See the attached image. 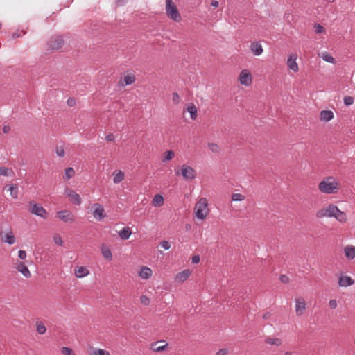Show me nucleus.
Wrapping results in <instances>:
<instances>
[{"label":"nucleus","mask_w":355,"mask_h":355,"mask_svg":"<svg viewBox=\"0 0 355 355\" xmlns=\"http://www.w3.org/2000/svg\"><path fill=\"white\" fill-rule=\"evenodd\" d=\"M318 188L324 193H336L338 191V183L334 177H327L319 183Z\"/></svg>","instance_id":"1"},{"label":"nucleus","mask_w":355,"mask_h":355,"mask_svg":"<svg viewBox=\"0 0 355 355\" xmlns=\"http://www.w3.org/2000/svg\"><path fill=\"white\" fill-rule=\"evenodd\" d=\"M176 175H181L186 180H192L196 177V172L193 168L187 164H183L180 168L175 169Z\"/></svg>","instance_id":"2"},{"label":"nucleus","mask_w":355,"mask_h":355,"mask_svg":"<svg viewBox=\"0 0 355 355\" xmlns=\"http://www.w3.org/2000/svg\"><path fill=\"white\" fill-rule=\"evenodd\" d=\"M208 202L205 198H201L195 206L196 216L200 220L205 219L208 214L207 209Z\"/></svg>","instance_id":"3"},{"label":"nucleus","mask_w":355,"mask_h":355,"mask_svg":"<svg viewBox=\"0 0 355 355\" xmlns=\"http://www.w3.org/2000/svg\"><path fill=\"white\" fill-rule=\"evenodd\" d=\"M166 12L169 18L175 21L181 19L177 6L173 0H166Z\"/></svg>","instance_id":"4"},{"label":"nucleus","mask_w":355,"mask_h":355,"mask_svg":"<svg viewBox=\"0 0 355 355\" xmlns=\"http://www.w3.org/2000/svg\"><path fill=\"white\" fill-rule=\"evenodd\" d=\"M338 212H339V209L336 206L331 205L327 207L319 210L316 214V216L320 218L324 217H334Z\"/></svg>","instance_id":"5"},{"label":"nucleus","mask_w":355,"mask_h":355,"mask_svg":"<svg viewBox=\"0 0 355 355\" xmlns=\"http://www.w3.org/2000/svg\"><path fill=\"white\" fill-rule=\"evenodd\" d=\"M29 205H31L30 212L32 214H34L37 216L41 217L42 218H46L47 212L46 209L39 203H34L33 202H29Z\"/></svg>","instance_id":"6"},{"label":"nucleus","mask_w":355,"mask_h":355,"mask_svg":"<svg viewBox=\"0 0 355 355\" xmlns=\"http://www.w3.org/2000/svg\"><path fill=\"white\" fill-rule=\"evenodd\" d=\"M93 217L97 220H101L106 217V214L103 207L99 203H94L93 205Z\"/></svg>","instance_id":"7"},{"label":"nucleus","mask_w":355,"mask_h":355,"mask_svg":"<svg viewBox=\"0 0 355 355\" xmlns=\"http://www.w3.org/2000/svg\"><path fill=\"white\" fill-rule=\"evenodd\" d=\"M64 41L60 36H53L48 42V46L52 50H58L62 47Z\"/></svg>","instance_id":"8"},{"label":"nucleus","mask_w":355,"mask_h":355,"mask_svg":"<svg viewBox=\"0 0 355 355\" xmlns=\"http://www.w3.org/2000/svg\"><path fill=\"white\" fill-rule=\"evenodd\" d=\"M64 194L70 198L71 202L76 205H80L82 202L80 196L70 188H66Z\"/></svg>","instance_id":"9"},{"label":"nucleus","mask_w":355,"mask_h":355,"mask_svg":"<svg viewBox=\"0 0 355 355\" xmlns=\"http://www.w3.org/2000/svg\"><path fill=\"white\" fill-rule=\"evenodd\" d=\"M57 216L63 222H73L75 220L74 215L69 210H62L57 212Z\"/></svg>","instance_id":"10"},{"label":"nucleus","mask_w":355,"mask_h":355,"mask_svg":"<svg viewBox=\"0 0 355 355\" xmlns=\"http://www.w3.org/2000/svg\"><path fill=\"white\" fill-rule=\"evenodd\" d=\"M239 81L241 85L249 86L252 83V76L250 71L247 69L241 71L239 76Z\"/></svg>","instance_id":"11"},{"label":"nucleus","mask_w":355,"mask_h":355,"mask_svg":"<svg viewBox=\"0 0 355 355\" xmlns=\"http://www.w3.org/2000/svg\"><path fill=\"white\" fill-rule=\"evenodd\" d=\"M250 49L255 56H259L263 52V49L260 42H252L250 45Z\"/></svg>","instance_id":"12"},{"label":"nucleus","mask_w":355,"mask_h":355,"mask_svg":"<svg viewBox=\"0 0 355 355\" xmlns=\"http://www.w3.org/2000/svg\"><path fill=\"white\" fill-rule=\"evenodd\" d=\"M297 55L295 53H293L289 55V58L287 60V66L289 69L293 71L294 72H297L299 70L298 64L296 62Z\"/></svg>","instance_id":"13"},{"label":"nucleus","mask_w":355,"mask_h":355,"mask_svg":"<svg viewBox=\"0 0 355 355\" xmlns=\"http://www.w3.org/2000/svg\"><path fill=\"white\" fill-rule=\"evenodd\" d=\"M306 309V303L303 298L295 300V313L297 315L301 316Z\"/></svg>","instance_id":"14"},{"label":"nucleus","mask_w":355,"mask_h":355,"mask_svg":"<svg viewBox=\"0 0 355 355\" xmlns=\"http://www.w3.org/2000/svg\"><path fill=\"white\" fill-rule=\"evenodd\" d=\"M354 280L351 277L340 275L338 278V285L340 287H347L354 284Z\"/></svg>","instance_id":"15"},{"label":"nucleus","mask_w":355,"mask_h":355,"mask_svg":"<svg viewBox=\"0 0 355 355\" xmlns=\"http://www.w3.org/2000/svg\"><path fill=\"white\" fill-rule=\"evenodd\" d=\"M191 274V272L189 269H185L183 271L178 272L176 275L175 279L177 282H180V283L184 282L189 277Z\"/></svg>","instance_id":"16"},{"label":"nucleus","mask_w":355,"mask_h":355,"mask_svg":"<svg viewBox=\"0 0 355 355\" xmlns=\"http://www.w3.org/2000/svg\"><path fill=\"white\" fill-rule=\"evenodd\" d=\"M168 344L164 340L155 342L151 345V349L154 352H162L167 348Z\"/></svg>","instance_id":"17"},{"label":"nucleus","mask_w":355,"mask_h":355,"mask_svg":"<svg viewBox=\"0 0 355 355\" xmlns=\"http://www.w3.org/2000/svg\"><path fill=\"white\" fill-rule=\"evenodd\" d=\"M16 268L17 271L21 272L26 278H29L31 276V273L27 266L22 262H19L17 264Z\"/></svg>","instance_id":"18"},{"label":"nucleus","mask_w":355,"mask_h":355,"mask_svg":"<svg viewBox=\"0 0 355 355\" xmlns=\"http://www.w3.org/2000/svg\"><path fill=\"white\" fill-rule=\"evenodd\" d=\"M139 276L143 279H148L153 275L152 270L147 266H142L138 273Z\"/></svg>","instance_id":"19"},{"label":"nucleus","mask_w":355,"mask_h":355,"mask_svg":"<svg viewBox=\"0 0 355 355\" xmlns=\"http://www.w3.org/2000/svg\"><path fill=\"white\" fill-rule=\"evenodd\" d=\"M334 113L331 110H322L320 112V119L324 122H329L334 119Z\"/></svg>","instance_id":"20"},{"label":"nucleus","mask_w":355,"mask_h":355,"mask_svg":"<svg viewBox=\"0 0 355 355\" xmlns=\"http://www.w3.org/2000/svg\"><path fill=\"white\" fill-rule=\"evenodd\" d=\"M89 273L88 269L83 266L77 267L74 270V274L77 278H83L87 276Z\"/></svg>","instance_id":"21"},{"label":"nucleus","mask_w":355,"mask_h":355,"mask_svg":"<svg viewBox=\"0 0 355 355\" xmlns=\"http://www.w3.org/2000/svg\"><path fill=\"white\" fill-rule=\"evenodd\" d=\"M3 239L5 243L9 245H12L15 242V237L11 230H8L6 232Z\"/></svg>","instance_id":"22"},{"label":"nucleus","mask_w":355,"mask_h":355,"mask_svg":"<svg viewBox=\"0 0 355 355\" xmlns=\"http://www.w3.org/2000/svg\"><path fill=\"white\" fill-rule=\"evenodd\" d=\"M344 253L345 257L349 259L355 258V247L352 245H347L344 248Z\"/></svg>","instance_id":"23"},{"label":"nucleus","mask_w":355,"mask_h":355,"mask_svg":"<svg viewBox=\"0 0 355 355\" xmlns=\"http://www.w3.org/2000/svg\"><path fill=\"white\" fill-rule=\"evenodd\" d=\"M132 234L131 230L128 227H123L119 232V236L122 240H127Z\"/></svg>","instance_id":"24"},{"label":"nucleus","mask_w":355,"mask_h":355,"mask_svg":"<svg viewBox=\"0 0 355 355\" xmlns=\"http://www.w3.org/2000/svg\"><path fill=\"white\" fill-rule=\"evenodd\" d=\"M113 182L114 184L121 182L125 177L124 173L121 171H116L114 173Z\"/></svg>","instance_id":"25"},{"label":"nucleus","mask_w":355,"mask_h":355,"mask_svg":"<svg viewBox=\"0 0 355 355\" xmlns=\"http://www.w3.org/2000/svg\"><path fill=\"white\" fill-rule=\"evenodd\" d=\"M164 204V198L161 194H156L152 200L154 207H160Z\"/></svg>","instance_id":"26"},{"label":"nucleus","mask_w":355,"mask_h":355,"mask_svg":"<svg viewBox=\"0 0 355 355\" xmlns=\"http://www.w3.org/2000/svg\"><path fill=\"white\" fill-rule=\"evenodd\" d=\"M101 252L105 259L109 261L112 259V254L110 249L108 247L103 245L101 248Z\"/></svg>","instance_id":"27"},{"label":"nucleus","mask_w":355,"mask_h":355,"mask_svg":"<svg viewBox=\"0 0 355 355\" xmlns=\"http://www.w3.org/2000/svg\"><path fill=\"white\" fill-rule=\"evenodd\" d=\"M187 111L190 114L191 119L195 120L197 117V108L195 105H189L187 107Z\"/></svg>","instance_id":"28"},{"label":"nucleus","mask_w":355,"mask_h":355,"mask_svg":"<svg viewBox=\"0 0 355 355\" xmlns=\"http://www.w3.org/2000/svg\"><path fill=\"white\" fill-rule=\"evenodd\" d=\"M13 173V171L11 168L5 166H0V175L10 177Z\"/></svg>","instance_id":"29"},{"label":"nucleus","mask_w":355,"mask_h":355,"mask_svg":"<svg viewBox=\"0 0 355 355\" xmlns=\"http://www.w3.org/2000/svg\"><path fill=\"white\" fill-rule=\"evenodd\" d=\"M8 189L10 192V196L14 198L17 199L18 197V186L17 184L9 185Z\"/></svg>","instance_id":"30"},{"label":"nucleus","mask_w":355,"mask_h":355,"mask_svg":"<svg viewBox=\"0 0 355 355\" xmlns=\"http://www.w3.org/2000/svg\"><path fill=\"white\" fill-rule=\"evenodd\" d=\"M321 58L323 60L334 64L335 62V58L328 52H322L321 53Z\"/></svg>","instance_id":"31"},{"label":"nucleus","mask_w":355,"mask_h":355,"mask_svg":"<svg viewBox=\"0 0 355 355\" xmlns=\"http://www.w3.org/2000/svg\"><path fill=\"white\" fill-rule=\"evenodd\" d=\"M36 328H37V333L40 335L44 334L46 331V327L44 326L43 322H42L40 321H37L36 322Z\"/></svg>","instance_id":"32"},{"label":"nucleus","mask_w":355,"mask_h":355,"mask_svg":"<svg viewBox=\"0 0 355 355\" xmlns=\"http://www.w3.org/2000/svg\"><path fill=\"white\" fill-rule=\"evenodd\" d=\"M75 174L74 169L71 167H68L64 171V178L67 180L71 179Z\"/></svg>","instance_id":"33"},{"label":"nucleus","mask_w":355,"mask_h":355,"mask_svg":"<svg viewBox=\"0 0 355 355\" xmlns=\"http://www.w3.org/2000/svg\"><path fill=\"white\" fill-rule=\"evenodd\" d=\"M175 154L174 152L172 150H167L164 153V157H163V162H166L168 161H170L172 159V158L174 157Z\"/></svg>","instance_id":"34"},{"label":"nucleus","mask_w":355,"mask_h":355,"mask_svg":"<svg viewBox=\"0 0 355 355\" xmlns=\"http://www.w3.org/2000/svg\"><path fill=\"white\" fill-rule=\"evenodd\" d=\"M135 80V78L132 75H127L123 78L124 85H129L132 84Z\"/></svg>","instance_id":"35"},{"label":"nucleus","mask_w":355,"mask_h":355,"mask_svg":"<svg viewBox=\"0 0 355 355\" xmlns=\"http://www.w3.org/2000/svg\"><path fill=\"white\" fill-rule=\"evenodd\" d=\"M266 343H267L268 344H270V345L279 346L281 345L282 341L279 338H268L266 339Z\"/></svg>","instance_id":"36"},{"label":"nucleus","mask_w":355,"mask_h":355,"mask_svg":"<svg viewBox=\"0 0 355 355\" xmlns=\"http://www.w3.org/2000/svg\"><path fill=\"white\" fill-rule=\"evenodd\" d=\"M334 217L340 222H344L346 220V215L340 209L339 212L336 213Z\"/></svg>","instance_id":"37"},{"label":"nucleus","mask_w":355,"mask_h":355,"mask_svg":"<svg viewBox=\"0 0 355 355\" xmlns=\"http://www.w3.org/2000/svg\"><path fill=\"white\" fill-rule=\"evenodd\" d=\"M56 155L60 157H63L65 155L64 149L62 146H57L55 149Z\"/></svg>","instance_id":"38"},{"label":"nucleus","mask_w":355,"mask_h":355,"mask_svg":"<svg viewBox=\"0 0 355 355\" xmlns=\"http://www.w3.org/2000/svg\"><path fill=\"white\" fill-rule=\"evenodd\" d=\"M343 102L346 106L351 105L354 103V98L352 96H346L344 97Z\"/></svg>","instance_id":"39"},{"label":"nucleus","mask_w":355,"mask_h":355,"mask_svg":"<svg viewBox=\"0 0 355 355\" xmlns=\"http://www.w3.org/2000/svg\"><path fill=\"white\" fill-rule=\"evenodd\" d=\"M208 147L209 150L213 153H218L219 151V146L214 143H209Z\"/></svg>","instance_id":"40"},{"label":"nucleus","mask_w":355,"mask_h":355,"mask_svg":"<svg viewBox=\"0 0 355 355\" xmlns=\"http://www.w3.org/2000/svg\"><path fill=\"white\" fill-rule=\"evenodd\" d=\"M245 198L244 196L241 193H234L232 196V200L233 201H242Z\"/></svg>","instance_id":"41"},{"label":"nucleus","mask_w":355,"mask_h":355,"mask_svg":"<svg viewBox=\"0 0 355 355\" xmlns=\"http://www.w3.org/2000/svg\"><path fill=\"white\" fill-rule=\"evenodd\" d=\"M92 355H110V353L107 351H105L102 349H98L96 351H94Z\"/></svg>","instance_id":"42"},{"label":"nucleus","mask_w":355,"mask_h":355,"mask_svg":"<svg viewBox=\"0 0 355 355\" xmlns=\"http://www.w3.org/2000/svg\"><path fill=\"white\" fill-rule=\"evenodd\" d=\"M61 352L62 353L64 354V355H75L72 350L67 347H63L62 349H61Z\"/></svg>","instance_id":"43"},{"label":"nucleus","mask_w":355,"mask_h":355,"mask_svg":"<svg viewBox=\"0 0 355 355\" xmlns=\"http://www.w3.org/2000/svg\"><path fill=\"white\" fill-rule=\"evenodd\" d=\"M172 101L174 104L177 105L179 104L180 102V98L179 94L177 92H174L173 94Z\"/></svg>","instance_id":"44"},{"label":"nucleus","mask_w":355,"mask_h":355,"mask_svg":"<svg viewBox=\"0 0 355 355\" xmlns=\"http://www.w3.org/2000/svg\"><path fill=\"white\" fill-rule=\"evenodd\" d=\"M159 245L164 250H168L171 248V244L167 241H162V242H160Z\"/></svg>","instance_id":"45"},{"label":"nucleus","mask_w":355,"mask_h":355,"mask_svg":"<svg viewBox=\"0 0 355 355\" xmlns=\"http://www.w3.org/2000/svg\"><path fill=\"white\" fill-rule=\"evenodd\" d=\"M314 28H315V33L318 34L322 33L324 30L323 26H322L320 24H315Z\"/></svg>","instance_id":"46"},{"label":"nucleus","mask_w":355,"mask_h":355,"mask_svg":"<svg viewBox=\"0 0 355 355\" xmlns=\"http://www.w3.org/2000/svg\"><path fill=\"white\" fill-rule=\"evenodd\" d=\"M53 241L56 245L60 246H61L63 243L62 239L60 236H55L53 238Z\"/></svg>","instance_id":"47"},{"label":"nucleus","mask_w":355,"mask_h":355,"mask_svg":"<svg viewBox=\"0 0 355 355\" xmlns=\"http://www.w3.org/2000/svg\"><path fill=\"white\" fill-rule=\"evenodd\" d=\"M141 302L144 305H148L150 300L146 295H141Z\"/></svg>","instance_id":"48"},{"label":"nucleus","mask_w":355,"mask_h":355,"mask_svg":"<svg viewBox=\"0 0 355 355\" xmlns=\"http://www.w3.org/2000/svg\"><path fill=\"white\" fill-rule=\"evenodd\" d=\"M18 255L19 258L21 260H24L26 258V252L24 250H19Z\"/></svg>","instance_id":"49"},{"label":"nucleus","mask_w":355,"mask_h":355,"mask_svg":"<svg viewBox=\"0 0 355 355\" xmlns=\"http://www.w3.org/2000/svg\"><path fill=\"white\" fill-rule=\"evenodd\" d=\"M228 354V349L227 348H223L219 349L216 355H227Z\"/></svg>","instance_id":"50"},{"label":"nucleus","mask_w":355,"mask_h":355,"mask_svg":"<svg viewBox=\"0 0 355 355\" xmlns=\"http://www.w3.org/2000/svg\"><path fill=\"white\" fill-rule=\"evenodd\" d=\"M279 279L284 284H286L289 282V278L285 275H282L279 277Z\"/></svg>","instance_id":"51"},{"label":"nucleus","mask_w":355,"mask_h":355,"mask_svg":"<svg viewBox=\"0 0 355 355\" xmlns=\"http://www.w3.org/2000/svg\"><path fill=\"white\" fill-rule=\"evenodd\" d=\"M105 139L107 141H114V139H115V136L113 134H112V133L108 134V135H106Z\"/></svg>","instance_id":"52"},{"label":"nucleus","mask_w":355,"mask_h":355,"mask_svg":"<svg viewBox=\"0 0 355 355\" xmlns=\"http://www.w3.org/2000/svg\"><path fill=\"white\" fill-rule=\"evenodd\" d=\"M329 304L331 309H336L337 306V302L335 300H331L329 302Z\"/></svg>","instance_id":"53"},{"label":"nucleus","mask_w":355,"mask_h":355,"mask_svg":"<svg viewBox=\"0 0 355 355\" xmlns=\"http://www.w3.org/2000/svg\"><path fill=\"white\" fill-rule=\"evenodd\" d=\"M191 261L193 263H198L200 262V256L194 255L191 259Z\"/></svg>","instance_id":"54"},{"label":"nucleus","mask_w":355,"mask_h":355,"mask_svg":"<svg viewBox=\"0 0 355 355\" xmlns=\"http://www.w3.org/2000/svg\"><path fill=\"white\" fill-rule=\"evenodd\" d=\"M67 105L70 107H72L75 105L76 102L73 98H69L67 101Z\"/></svg>","instance_id":"55"},{"label":"nucleus","mask_w":355,"mask_h":355,"mask_svg":"<svg viewBox=\"0 0 355 355\" xmlns=\"http://www.w3.org/2000/svg\"><path fill=\"white\" fill-rule=\"evenodd\" d=\"M218 2L217 1H212L211 3V5L214 7V8H217L218 6Z\"/></svg>","instance_id":"56"},{"label":"nucleus","mask_w":355,"mask_h":355,"mask_svg":"<svg viewBox=\"0 0 355 355\" xmlns=\"http://www.w3.org/2000/svg\"><path fill=\"white\" fill-rule=\"evenodd\" d=\"M269 315H270V313H267L264 314V315H263V318H265V319H268V317H269Z\"/></svg>","instance_id":"57"},{"label":"nucleus","mask_w":355,"mask_h":355,"mask_svg":"<svg viewBox=\"0 0 355 355\" xmlns=\"http://www.w3.org/2000/svg\"><path fill=\"white\" fill-rule=\"evenodd\" d=\"M284 355H292V354L290 352H286Z\"/></svg>","instance_id":"58"},{"label":"nucleus","mask_w":355,"mask_h":355,"mask_svg":"<svg viewBox=\"0 0 355 355\" xmlns=\"http://www.w3.org/2000/svg\"><path fill=\"white\" fill-rule=\"evenodd\" d=\"M3 132H7L6 127H4V128H3Z\"/></svg>","instance_id":"59"}]
</instances>
